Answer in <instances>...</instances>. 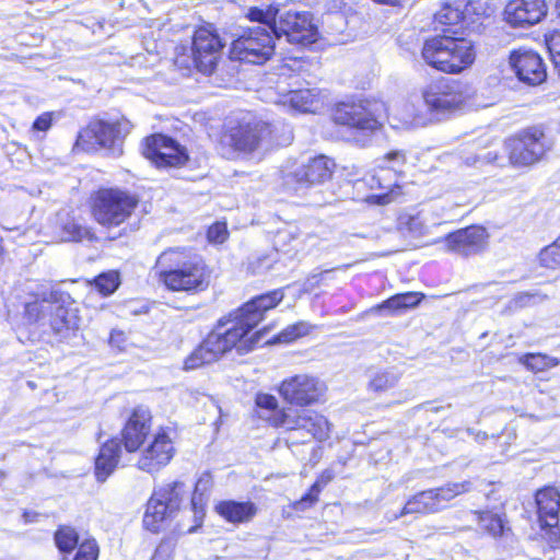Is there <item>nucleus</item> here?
Wrapping results in <instances>:
<instances>
[{
    "instance_id": "1",
    "label": "nucleus",
    "mask_w": 560,
    "mask_h": 560,
    "mask_svg": "<svg viewBox=\"0 0 560 560\" xmlns=\"http://www.w3.org/2000/svg\"><path fill=\"white\" fill-rule=\"evenodd\" d=\"M284 298L281 290L253 298L235 315L232 327L223 330V319L214 330L185 359L186 371L196 370L218 361L225 352L236 348L240 354L249 352L260 339V332L250 337V330L262 319L265 312L277 306Z\"/></svg>"
},
{
    "instance_id": "2",
    "label": "nucleus",
    "mask_w": 560,
    "mask_h": 560,
    "mask_svg": "<svg viewBox=\"0 0 560 560\" xmlns=\"http://www.w3.org/2000/svg\"><path fill=\"white\" fill-rule=\"evenodd\" d=\"M255 404L258 409L265 410L267 413H259V417L266 418L272 427L283 428L298 434V436L289 438L293 444L305 443L311 439L324 441L329 438L330 424L324 416L317 412L293 408L278 409L277 398L265 393L256 395Z\"/></svg>"
},
{
    "instance_id": "3",
    "label": "nucleus",
    "mask_w": 560,
    "mask_h": 560,
    "mask_svg": "<svg viewBox=\"0 0 560 560\" xmlns=\"http://www.w3.org/2000/svg\"><path fill=\"white\" fill-rule=\"evenodd\" d=\"M25 317L45 335L59 340L69 338L78 329V316L73 308L66 306L61 293L51 291L25 305Z\"/></svg>"
},
{
    "instance_id": "4",
    "label": "nucleus",
    "mask_w": 560,
    "mask_h": 560,
    "mask_svg": "<svg viewBox=\"0 0 560 560\" xmlns=\"http://www.w3.org/2000/svg\"><path fill=\"white\" fill-rule=\"evenodd\" d=\"M421 54L429 66L446 73H458L475 60L474 45L470 40L448 35L425 40Z\"/></svg>"
},
{
    "instance_id": "5",
    "label": "nucleus",
    "mask_w": 560,
    "mask_h": 560,
    "mask_svg": "<svg viewBox=\"0 0 560 560\" xmlns=\"http://www.w3.org/2000/svg\"><path fill=\"white\" fill-rule=\"evenodd\" d=\"M159 279L173 291L203 290L208 287V275L203 264L185 261L177 249L163 252L156 260Z\"/></svg>"
},
{
    "instance_id": "6",
    "label": "nucleus",
    "mask_w": 560,
    "mask_h": 560,
    "mask_svg": "<svg viewBox=\"0 0 560 560\" xmlns=\"http://www.w3.org/2000/svg\"><path fill=\"white\" fill-rule=\"evenodd\" d=\"M271 25H258L243 32L232 42L230 58L242 62L262 65L275 52Z\"/></svg>"
},
{
    "instance_id": "7",
    "label": "nucleus",
    "mask_w": 560,
    "mask_h": 560,
    "mask_svg": "<svg viewBox=\"0 0 560 560\" xmlns=\"http://www.w3.org/2000/svg\"><path fill=\"white\" fill-rule=\"evenodd\" d=\"M138 202V198L127 191L101 189L94 198L92 213L103 226H118L131 215Z\"/></svg>"
},
{
    "instance_id": "8",
    "label": "nucleus",
    "mask_w": 560,
    "mask_h": 560,
    "mask_svg": "<svg viewBox=\"0 0 560 560\" xmlns=\"http://www.w3.org/2000/svg\"><path fill=\"white\" fill-rule=\"evenodd\" d=\"M130 128L131 125L126 119L110 122L105 120L91 121L79 133L77 145H81L86 151L105 149L119 155L122 153V139L129 133Z\"/></svg>"
},
{
    "instance_id": "9",
    "label": "nucleus",
    "mask_w": 560,
    "mask_h": 560,
    "mask_svg": "<svg viewBox=\"0 0 560 560\" xmlns=\"http://www.w3.org/2000/svg\"><path fill=\"white\" fill-rule=\"evenodd\" d=\"M185 495V485L171 482L155 489L148 501L143 516L147 529L158 533L161 525L179 510Z\"/></svg>"
},
{
    "instance_id": "10",
    "label": "nucleus",
    "mask_w": 560,
    "mask_h": 560,
    "mask_svg": "<svg viewBox=\"0 0 560 560\" xmlns=\"http://www.w3.org/2000/svg\"><path fill=\"white\" fill-rule=\"evenodd\" d=\"M422 98L431 112H454L466 103L468 89L459 81L441 78L422 90Z\"/></svg>"
},
{
    "instance_id": "11",
    "label": "nucleus",
    "mask_w": 560,
    "mask_h": 560,
    "mask_svg": "<svg viewBox=\"0 0 560 560\" xmlns=\"http://www.w3.org/2000/svg\"><path fill=\"white\" fill-rule=\"evenodd\" d=\"M271 31L276 37L284 35L289 43L299 45L313 44L318 35L311 13L292 10L281 12Z\"/></svg>"
},
{
    "instance_id": "12",
    "label": "nucleus",
    "mask_w": 560,
    "mask_h": 560,
    "mask_svg": "<svg viewBox=\"0 0 560 560\" xmlns=\"http://www.w3.org/2000/svg\"><path fill=\"white\" fill-rule=\"evenodd\" d=\"M383 109L382 103H343L336 108L334 120L360 131L373 132L381 127L380 117Z\"/></svg>"
},
{
    "instance_id": "13",
    "label": "nucleus",
    "mask_w": 560,
    "mask_h": 560,
    "mask_svg": "<svg viewBox=\"0 0 560 560\" xmlns=\"http://www.w3.org/2000/svg\"><path fill=\"white\" fill-rule=\"evenodd\" d=\"M542 138L544 132L538 128H529L509 138L504 145L511 164L526 166L540 160L546 150Z\"/></svg>"
},
{
    "instance_id": "14",
    "label": "nucleus",
    "mask_w": 560,
    "mask_h": 560,
    "mask_svg": "<svg viewBox=\"0 0 560 560\" xmlns=\"http://www.w3.org/2000/svg\"><path fill=\"white\" fill-rule=\"evenodd\" d=\"M223 47L224 43L217 33L208 27L198 28L190 48L197 70L203 74H211L222 56Z\"/></svg>"
},
{
    "instance_id": "15",
    "label": "nucleus",
    "mask_w": 560,
    "mask_h": 560,
    "mask_svg": "<svg viewBox=\"0 0 560 560\" xmlns=\"http://www.w3.org/2000/svg\"><path fill=\"white\" fill-rule=\"evenodd\" d=\"M143 155L158 167L182 166L188 160V154L184 147L173 138L161 133L145 139Z\"/></svg>"
},
{
    "instance_id": "16",
    "label": "nucleus",
    "mask_w": 560,
    "mask_h": 560,
    "mask_svg": "<svg viewBox=\"0 0 560 560\" xmlns=\"http://www.w3.org/2000/svg\"><path fill=\"white\" fill-rule=\"evenodd\" d=\"M279 392L290 404L306 406L319 399L325 392V385L317 377L299 374L284 380Z\"/></svg>"
},
{
    "instance_id": "17",
    "label": "nucleus",
    "mask_w": 560,
    "mask_h": 560,
    "mask_svg": "<svg viewBox=\"0 0 560 560\" xmlns=\"http://www.w3.org/2000/svg\"><path fill=\"white\" fill-rule=\"evenodd\" d=\"M335 163L325 155L308 159L307 162L285 173L284 182L288 186L310 187L323 184L332 175Z\"/></svg>"
},
{
    "instance_id": "18",
    "label": "nucleus",
    "mask_w": 560,
    "mask_h": 560,
    "mask_svg": "<svg viewBox=\"0 0 560 560\" xmlns=\"http://www.w3.org/2000/svg\"><path fill=\"white\" fill-rule=\"evenodd\" d=\"M175 454L173 441L166 432L160 431L153 435L138 459V468L147 472H156L165 467Z\"/></svg>"
},
{
    "instance_id": "19",
    "label": "nucleus",
    "mask_w": 560,
    "mask_h": 560,
    "mask_svg": "<svg viewBox=\"0 0 560 560\" xmlns=\"http://www.w3.org/2000/svg\"><path fill=\"white\" fill-rule=\"evenodd\" d=\"M271 133L270 126L264 121L248 122L232 128L224 141L235 151L250 153L258 149Z\"/></svg>"
},
{
    "instance_id": "20",
    "label": "nucleus",
    "mask_w": 560,
    "mask_h": 560,
    "mask_svg": "<svg viewBox=\"0 0 560 560\" xmlns=\"http://www.w3.org/2000/svg\"><path fill=\"white\" fill-rule=\"evenodd\" d=\"M510 65L518 80L527 85H538L547 78L541 57L533 50H514L510 56Z\"/></svg>"
},
{
    "instance_id": "21",
    "label": "nucleus",
    "mask_w": 560,
    "mask_h": 560,
    "mask_svg": "<svg viewBox=\"0 0 560 560\" xmlns=\"http://www.w3.org/2000/svg\"><path fill=\"white\" fill-rule=\"evenodd\" d=\"M547 13L544 0H512L504 10L505 20L514 27H527L538 23Z\"/></svg>"
},
{
    "instance_id": "22",
    "label": "nucleus",
    "mask_w": 560,
    "mask_h": 560,
    "mask_svg": "<svg viewBox=\"0 0 560 560\" xmlns=\"http://www.w3.org/2000/svg\"><path fill=\"white\" fill-rule=\"evenodd\" d=\"M448 250L462 255L471 256L480 253L487 244V232L480 226H469L450 233L445 238Z\"/></svg>"
},
{
    "instance_id": "23",
    "label": "nucleus",
    "mask_w": 560,
    "mask_h": 560,
    "mask_svg": "<svg viewBox=\"0 0 560 560\" xmlns=\"http://www.w3.org/2000/svg\"><path fill=\"white\" fill-rule=\"evenodd\" d=\"M151 412L139 406L133 409L122 430V442L128 452H135L144 443L151 431Z\"/></svg>"
},
{
    "instance_id": "24",
    "label": "nucleus",
    "mask_w": 560,
    "mask_h": 560,
    "mask_svg": "<svg viewBox=\"0 0 560 560\" xmlns=\"http://www.w3.org/2000/svg\"><path fill=\"white\" fill-rule=\"evenodd\" d=\"M538 518L542 527L559 524L560 493L556 488L547 487L536 493Z\"/></svg>"
},
{
    "instance_id": "25",
    "label": "nucleus",
    "mask_w": 560,
    "mask_h": 560,
    "mask_svg": "<svg viewBox=\"0 0 560 560\" xmlns=\"http://www.w3.org/2000/svg\"><path fill=\"white\" fill-rule=\"evenodd\" d=\"M440 215L431 208H423L415 213H402L398 218V228L402 232H408L415 237L423 236L428 233L430 225H438Z\"/></svg>"
},
{
    "instance_id": "26",
    "label": "nucleus",
    "mask_w": 560,
    "mask_h": 560,
    "mask_svg": "<svg viewBox=\"0 0 560 560\" xmlns=\"http://www.w3.org/2000/svg\"><path fill=\"white\" fill-rule=\"evenodd\" d=\"M214 511L226 522L234 525L250 522L257 514L255 503L246 501L223 500L215 504Z\"/></svg>"
},
{
    "instance_id": "27",
    "label": "nucleus",
    "mask_w": 560,
    "mask_h": 560,
    "mask_svg": "<svg viewBox=\"0 0 560 560\" xmlns=\"http://www.w3.org/2000/svg\"><path fill=\"white\" fill-rule=\"evenodd\" d=\"M424 298L419 292H406L395 294L370 310L371 313H384L388 316L399 315L409 310L417 307Z\"/></svg>"
},
{
    "instance_id": "28",
    "label": "nucleus",
    "mask_w": 560,
    "mask_h": 560,
    "mask_svg": "<svg viewBox=\"0 0 560 560\" xmlns=\"http://www.w3.org/2000/svg\"><path fill=\"white\" fill-rule=\"evenodd\" d=\"M120 456V445L116 440L104 443L95 459V475L98 481L104 482L116 468Z\"/></svg>"
},
{
    "instance_id": "29",
    "label": "nucleus",
    "mask_w": 560,
    "mask_h": 560,
    "mask_svg": "<svg viewBox=\"0 0 560 560\" xmlns=\"http://www.w3.org/2000/svg\"><path fill=\"white\" fill-rule=\"evenodd\" d=\"M283 104H289L301 113H315L322 105L319 92L316 89L292 90L284 95Z\"/></svg>"
},
{
    "instance_id": "30",
    "label": "nucleus",
    "mask_w": 560,
    "mask_h": 560,
    "mask_svg": "<svg viewBox=\"0 0 560 560\" xmlns=\"http://www.w3.org/2000/svg\"><path fill=\"white\" fill-rule=\"evenodd\" d=\"M472 5L465 0H455L445 2L434 14V21L441 25H456L465 22L467 14L470 13Z\"/></svg>"
},
{
    "instance_id": "31",
    "label": "nucleus",
    "mask_w": 560,
    "mask_h": 560,
    "mask_svg": "<svg viewBox=\"0 0 560 560\" xmlns=\"http://www.w3.org/2000/svg\"><path fill=\"white\" fill-rule=\"evenodd\" d=\"M435 498L432 494L431 490L421 491L410 498L399 515L396 517H401L408 514H430L439 512V509L435 503Z\"/></svg>"
},
{
    "instance_id": "32",
    "label": "nucleus",
    "mask_w": 560,
    "mask_h": 560,
    "mask_svg": "<svg viewBox=\"0 0 560 560\" xmlns=\"http://www.w3.org/2000/svg\"><path fill=\"white\" fill-rule=\"evenodd\" d=\"M471 486V481L466 480L463 482H448L443 487L430 490L432 491L433 497H436L434 501L439 511H441L444 508L445 502L451 501L462 493L470 491Z\"/></svg>"
},
{
    "instance_id": "33",
    "label": "nucleus",
    "mask_w": 560,
    "mask_h": 560,
    "mask_svg": "<svg viewBox=\"0 0 560 560\" xmlns=\"http://www.w3.org/2000/svg\"><path fill=\"white\" fill-rule=\"evenodd\" d=\"M299 233L296 230H281L275 236V248L285 255H295L299 250Z\"/></svg>"
},
{
    "instance_id": "34",
    "label": "nucleus",
    "mask_w": 560,
    "mask_h": 560,
    "mask_svg": "<svg viewBox=\"0 0 560 560\" xmlns=\"http://www.w3.org/2000/svg\"><path fill=\"white\" fill-rule=\"evenodd\" d=\"M55 542L63 553L71 552L79 542V535L71 526H60L55 533Z\"/></svg>"
},
{
    "instance_id": "35",
    "label": "nucleus",
    "mask_w": 560,
    "mask_h": 560,
    "mask_svg": "<svg viewBox=\"0 0 560 560\" xmlns=\"http://www.w3.org/2000/svg\"><path fill=\"white\" fill-rule=\"evenodd\" d=\"M480 527L493 537H498L504 532V523L501 516L490 511L475 512Z\"/></svg>"
},
{
    "instance_id": "36",
    "label": "nucleus",
    "mask_w": 560,
    "mask_h": 560,
    "mask_svg": "<svg viewBox=\"0 0 560 560\" xmlns=\"http://www.w3.org/2000/svg\"><path fill=\"white\" fill-rule=\"evenodd\" d=\"M399 376L389 371L376 372L369 382V389L383 393L393 388L398 383Z\"/></svg>"
},
{
    "instance_id": "37",
    "label": "nucleus",
    "mask_w": 560,
    "mask_h": 560,
    "mask_svg": "<svg viewBox=\"0 0 560 560\" xmlns=\"http://www.w3.org/2000/svg\"><path fill=\"white\" fill-rule=\"evenodd\" d=\"M212 486H213V480H212V476L210 475V472H208V471L202 472L196 482L195 491H194V494L191 498V505H192L195 512H197L198 508H200V510L202 511V505H203L202 497L211 490Z\"/></svg>"
},
{
    "instance_id": "38",
    "label": "nucleus",
    "mask_w": 560,
    "mask_h": 560,
    "mask_svg": "<svg viewBox=\"0 0 560 560\" xmlns=\"http://www.w3.org/2000/svg\"><path fill=\"white\" fill-rule=\"evenodd\" d=\"M521 362L532 371H544L548 368L556 366L558 364V360L555 358H550L546 354L541 353H528L525 354Z\"/></svg>"
},
{
    "instance_id": "39",
    "label": "nucleus",
    "mask_w": 560,
    "mask_h": 560,
    "mask_svg": "<svg viewBox=\"0 0 560 560\" xmlns=\"http://www.w3.org/2000/svg\"><path fill=\"white\" fill-rule=\"evenodd\" d=\"M539 261L546 268L560 267V236L539 253Z\"/></svg>"
},
{
    "instance_id": "40",
    "label": "nucleus",
    "mask_w": 560,
    "mask_h": 560,
    "mask_svg": "<svg viewBox=\"0 0 560 560\" xmlns=\"http://www.w3.org/2000/svg\"><path fill=\"white\" fill-rule=\"evenodd\" d=\"M310 331V326L306 323H298L288 326L275 339L273 342H291L301 336H305Z\"/></svg>"
},
{
    "instance_id": "41",
    "label": "nucleus",
    "mask_w": 560,
    "mask_h": 560,
    "mask_svg": "<svg viewBox=\"0 0 560 560\" xmlns=\"http://www.w3.org/2000/svg\"><path fill=\"white\" fill-rule=\"evenodd\" d=\"M94 283L100 293L109 295L118 288V276L115 272L102 273L95 278Z\"/></svg>"
},
{
    "instance_id": "42",
    "label": "nucleus",
    "mask_w": 560,
    "mask_h": 560,
    "mask_svg": "<svg viewBox=\"0 0 560 560\" xmlns=\"http://www.w3.org/2000/svg\"><path fill=\"white\" fill-rule=\"evenodd\" d=\"M98 546L94 539L83 540L78 548L73 560H97Z\"/></svg>"
},
{
    "instance_id": "43",
    "label": "nucleus",
    "mask_w": 560,
    "mask_h": 560,
    "mask_svg": "<svg viewBox=\"0 0 560 560\" xmlns=\"http://www.w3.org/2000/svg\"><path fill=\"white\" fill-rule=\"evenodd\" d=\"M65 237L68 241H81L90 235V231L77 223L75 221H70L63 226Z\"/></svg>"
},
{
    "instance_id": "44",
    "label": "nucleus",
    "mask_w": 560,
    "mask_h": 560,
    "mask_svg": "<svg viewBox=\"0 0 560 560\" xmlns=\"http://www.w3.org/2000/svg\"><path fill=\"white\" fill-rule=\"evenodd\" d=\"M539 298L540 300H545L546 295H541L538 292L529 293V292H521L516 294L510 302V307L512 308H522L528 306L530 302Z\"/></svg>"
},
{
    "instance_id": "45",
    "label": "nucleus",
    "mask_w": 560,
    "mask_h": 560,
    "mask_svg": "<svg viewBox=\"0 0 560 560\" xmlns=\"http://www.w3.org/2000/svg\"><path fill=\"white\" fill-rule=\"evenodd\" d=\"M175 548V541L173 538H165L158 546L152 560H165L170 558Z\"/></svg>"
},
{
    "instance_id": "46",
    "label": "nucleus",
    "mask_w": 560,
    "mask_h": 560,
    "mask_svg": "<svg viewBox=\"0 0 560 560\" xmlns=\"http://www.w3.org/2000/svg\"><path fill=\"white\" fill-rule=\"evenodd\" d=\"M383 161L388 168L395 170L397 166L405 164L406 155L402 151L395 150L384 155Z\"/></svg>"
},
{
    "instance_id": "47",
    "label": "nucleus",
    "mask_w": 560,
    "mask_h": 560,
    "mask_svg": "<svg viewBox=\"0 0 560 560\" xmlns=\"http://www.w3.org/2000/svg\"><path fill=\"white\" fill-rule=\"evenodd\" d=\"M320 492V487L317 482H315L310 491L301 498V500L298 502V505L301 509H305L307 506L313 505L318 500V494Z\"/></svg>"
},
{
    "instance_id": "48",
    "label": "nucleus",
    "mask_w": 560,
    "mask_h": 560,
    "mask_svg": "<svg viewBox=\"0 0 560 560\" xmlns=\"http://www.w3.org/2000/svg\"><path fill=\"white\" fill-rule=\"evenodd\" d=\"M208 238L211 242L223 243L226 238V226L224 223H215L208 230Z\"/></svg>"
},
{
    "instance_id": "49",
    "label": "nucleus",
    "mask_w": 560,
    "mask_h": 560,
    "mask_svg": "<svg viewBox=\"0 0 560 560\" xmlns=\"http://www.w3.org/2000/svg\"><path fill=\"white\" fill-rule=\"evenodd\" d=\"M498 160H499L498 154L489 151L485 154H477L472 158H467L465 160V163L468 166H474V165H477L480 163H495V162H498Z\"/></svg>"
},
{
    "instance_id": "50",
    "label": "nucleus",
    "mask_w": 560,
    "mask_h": 560,
    "mask_svg": "<svg viewBox=\"0 0 560 560\" xmlns=\"http://www.w3.org/2000/svg\"><path fill=\"white\" fill-rule=\"evenodd\" d=\"M547 47L550 52L551 59L560 56V30L552 32L546 38Z\"/></svg>"
},
{
    "instance_id": "51",
    "label": "nucleus",
    "mask_w": 560,
    "mask_h": 560,
    "mask_svg": "<svg viewBox=\"0 0 560 560\" xmlns=\"http://www.w3.org/2000/svg\"><path fill=\"white\" fill-rule=\"evenodd\" d=\"M51 126V116L48 113H45L37 117L33 124V129L38 131H46Z\"/></svg>"
},
{
    "instance_id": "52",
    "label": "nucleus",
    "mask_w": 560,
    "mask_h": 560,
    "mask_svg": "<svg viewBox=\"0 0 560 560\" xmlns=\"http://www.w3.org/2000/svg\"><path fill=\"white\" fill-rule=\"evenodd\" d=\"M126 336L122 331L113 330L109 337V343L113 347H117L119 350L124 349V345L126 343Z\"/></svg>"
},
{
    "instance_id": "53",
    "label": "nucleus",
    "mask_w": 560,
    "mask_h": 560,
    "mask_svg": "<svg viewBox=\"0 0 560 560\" xmlns=\"http://www.w3.org/2000/svg\"><path fill=\"white\" fill-rule=\"evenodd\" d=\"M249 16L254 21H262L265 18V12L255 8L250 10Z\"/></svg>"
},
{
    "instance_id": "54",
    "label": "nucleus",
    "mask_w": 560,
    "mask_h": 560,
    "mask_svg": "<svg viewBox=\"0 0 560 560\" xmlns=\"http://www.w3.org/2000/svg\"><path fill=\"white\" fill-rule=\"evenodd\" d=\"M488 438V434L486 432H481V431H478L476 432V436H475V440L477 442H480V441H483Z\"/></svg>"
},
{
    "instance_id": "55",
    "label": "nucleus",
    "mask_w": 560,
    "mask_h": 560,
    "mask_svg": "<svg viewBox=\"0 0 560 560\" xmlns=\"http://www.w3.org/2000/svg\"><path fill=\"white\" fill-rule=\"evenodd\" d=\"M476 432H477V431H475V430H474V429H471V428H468V429H467V433H468V434H470V435L476 436Z\"/></svg>"
},
{
    "instance_id": "56",
    "label": "nucleus",
    "mask_w": 560,
    "mask_h": 560,
    "mask_svg": "<svg viewBox=\"0 0 560 560\" xmlns=\"http://www.w3.org/2000/svg\"><path fill=\"white\" fill-rule=\"evenodd\" d=\"M176 62H177V63H179V65H184V61H183V60H180L179 58L177 59V61H176Z\"/></svg>"
}]
</instances>
